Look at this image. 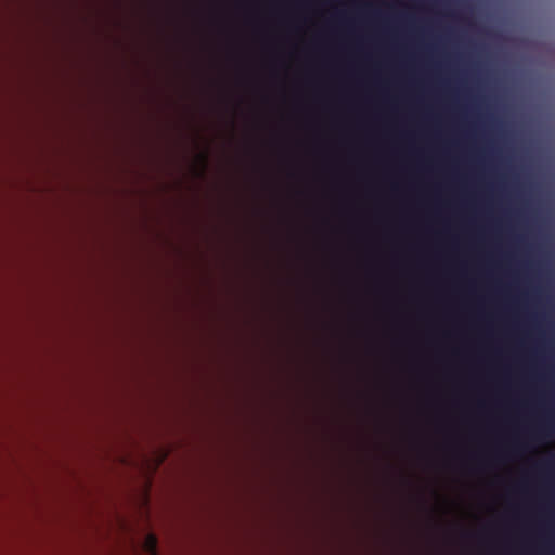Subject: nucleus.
I'll list each match as a JSON object with an SVG mask.
<instances>
[{
    "instance_id": "1",
    "label": "nucleus",
    "mask_w": 555,
    "mask_h": 555,
    "mask_svg": "<svg viewBox=\"0 0 555 555\" xmlns=\"http://www.w3.org/2000/svg\"><path fill=\"white\" fill-rule=\"evenodd\" d=\"M552 434H554V426L547 425L546 427L539 428L532 433L531 438L533 440L540 441L543 436H551Z\"/></svg>"
},
{
    "instance_id": "2",
    "label": "nucleus",
    "mask_w": 555,
    "mask_h": 555,
    "mask_svg": "<svg viewBox=\"0 0 555 555\" xmlns=\"http://www.w3.org/2000/svg\"><path fill=\"white\" fill-rule=\"evenodd\" d=\"M145 545L151 555H157V539L155 535L150 534L146 538Z\"/></svg>"
}]
</instances>
